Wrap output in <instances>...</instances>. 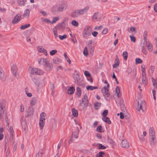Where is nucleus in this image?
I'll list each match as a JSON object with an SVG mask.
<instances>
[{"label": "nucleus", "instance_id": "cd10ccee", "mask_svg": "<svg viewBox=\"0 0 157 157\" xmlns=\"http://www.w3.org/2000/svg\"><path fill=\"white\" fill-rule=\"evenodd\" d=\"M44 120H43L42 119L40 120V121L39 122V125L40 127V129L42 130L43 129V127L44 126Z\"/></svg>", "mask_w": 157, "mask_h": 157}, {"label": "nucleus", "instance_id": "393cba45", "mask_svg": "<svg viewBox=\"0 0 157 157\" xmlns=\"http://www.w3.org/2000/svg\"><path fill=\"white\" fill-rule=\"evenodd\" d=\"M9 132L10 133V137L13 139V133H14L13 129L12 126H10L9 127V129H8Z\"/></svg>", "mask_w": 157, "mask_h": 157}, {"label": "nucleus", "instance_id": "6e6552de", "mask_svg": "<svg viewBox=\"0 0 157 157\" xmlns=\"http://www.w3.org/2000/svg\"><path fill=\"white\" fill-rule=\"evenodd\" d=\"M34 109L31 107L29 108L28 110H26L25 113V117H30L34 113Z\"/></svg>", "mask_w": 157, "mask_h": 157}, {"label": "nucleus", "instance_id": "774afa93", "mask_svg": "<svg viewBox=\"0 0 157 157\" xmlns=\"http://www.w3.org/2000/svg\"><path fill=\"white\" fill-rule=\"evenodd\" d=\"M43 155L41 152H38L36 155V157H42Z\"/></svg>", "mask_w": 157, "mask_h": 157}, {"label": "nucleus", "instance_id": "e433bc0d", "mask_svg": "<svg viewBox=\"0 0 157 157\" xmlns=\"http://www.w3.org/2000/svg\"><path fill=\"white\" fill-rule=\"evenodd\" d=\"M142 83L146 85L147 84L148 81L146 78V76L142 77Z\"/></svg>", "mask_w": 157, "mask_h": 157}, {"label": "nucleus", "instance_id": "a211bd4d", "mask_svg": "<svg viewBox=\"0 0 157 157\" xmlns=\"http://www.w3.org/2000/svg\"><path fill=\"white\" fill-rule=\"evenodd\" d=\"M0 79L2 81H4L6 79V77L2 70H0Z\"/></svg>", "mask_w": 157, "mask_h": 157}, {"label": "nucleus", "instance_id": "4468645a", "mask_svg": "<svg viewBox=\"0 0 157 157\" xmlns=\"http://www.w3.org/2000/svg\"><path fill=\"white\" fill-rule=\"evenodd\" d=\"M79 132V130L78 128V131H75L73 132L72 134V137L71 138L70 141H72L73 140V137H74L75 138L77 139L78 137V135Z\"/></svg>", "mask_w": 157, "mask_h": 157}, {"label": "nucleus", "instance_id": "39448f33", "mask_svg": "<svg viewBox=\"0 0 157 157\" xmlns=\"http://www.w3.org/2000/svg\"><path fill=\"white\" fill-rule=\"evenodd\" d=\"M91 28L90 27H88L84 29L82 33V36L85 39H88V36L91 35Z\"/></svg>", "mask_w": 157, "mask_h": 157}, {"label": "nucleus", "instance_id": "0e129e2a", "mask_svg": "<svg viewBox=\"0 0 157 157\" xmlns=\"http://www.w3.org/2000/svg\"><path fill=\"white\" fill-rule=\"evenodd\" d=\"M41 19L47 23H49L51 22V21L48 19L42 18Z\"/></svg>", "mask_w": 157, "mask_h": 157}, {"label": "nucleus", "instance_id": "13d9d810", "mask_svg": "<svg viewBox=\"0 0 157 157\" xmlns=\"http://www.w3.org/2000/svg\"><path fill=\"white\" fill-rule=\"evenodd\" d=\"M90 53L92 55L94 53V46H91V47H90Z\"/></svg>", "mask_w": 157, "mask_h": 157}, {"label": "nucleus", "instance_id": "bb28decb", "mask_svg": "<svg viewBox=\"0 0 157 157\" xmlns=\"http://www.w3.org/2000/svg\"><path fill=\"white\" fill-rule=\"evenodd\" d=\"M99 16V13L98 12L95 13L92 18V21H94L95 20H97Z\"/></svg>", "mask_w": 157, "mask_h": 157}, {"label": "nucleus", "instance_id": "72a5a7b5", "mask_svg": "<svg viewBox=\"0 0 157 157\" xmlns=\"http://www.w3.org/2000/svg\"><path fill=\"white\" fill-rule=\"evenodd\" d=\"M102 120L103 121L109 124L111 123V121L108 117H106V116L102 118Z\"/></svg>", "mask_w": 157, "mask_h": 157}, {"label": "nucleus", "instance_id": "2eb2a0df", "mask_svg": "<svg viewBox=\"0 0 157 157\" xmlns=\"http://www.w3.org/2000/svg\"><path fill=\"white\" fill-rule=\"evenodd\" d=\"M30 14V10L29 9H26L24 11L22 15L23 17L26 18H28Z\"/></svg>", "mask_w": 157, "mask_h": 157}, {"label": "nucleus", "instance_id": "3c124183", "mask_svg": "<svg viewBox=\"0 0 157 157\" xmlns=\"http://www.w3.org/2000/svg\"><path fill=\"white\" fill-rule=\"evenodd\" d=\"M142 63V60L139 58H137L136 59V64L141 63Z\"/></svg>", "mask_w": 157, "mask_h": 157}, {"label": "nucleus", "instance_id": "4be33fe9", "mask_svg": "<svg viewBox=\"0 0 157 157\" xmlns=\"http://www.w3.org/2000/svg\"><path fill=\"white\" fill-rule=\"evenodd\" d=\"M75 88L73 86L70 87L67 91V93L70 94H72L74 93Z\"/></svg>", "mask_w": 157, "mask_h": 157}, {"label": "nucleus", "instance_id": "603ef678", "mask_svg": "<svg viewBox=\"0 0 157 157\" xmlns=\"http://www.w3.org/2000/svg\"><path fill=\"white\" fill-rule=\"evenodd\" d=\"M53 32L54 33V36L56 38L58 36L56 28H54L53 29Z\"/></svg>", "mask_w": 157, "mask_h": 157}, {"label": "nucleus", "instance_id": "4d7b16f0", "mask_svg": "<svg viewBox=\"0 0 157 157\" xmlns=\"http://www.w3.org/2000/svg\"><path fill=\"white\" fill-rule=\"evenodd\" d=\"M129 37L130 38L131 40L133 42H135L136 41V39L135 36H133L130 35Z\"/></svg>", "mask_w": 157, "mask_h": 157}, {"label": "nucleus", "instance_id": "69168bd1", "mask_svg": "<svg viewBox=\"0 0 157 157\" xmlns=\"http://www.w3.org/2000/svg\"><path fill=\"white\" fill-rule=\"evenodd\" d=\"M108 113V110H105L102 113V115L104 117H106Z\"/></svg>", "mask_w": 157, "mask_h": 157}, {"label": "nucleus", "instance_id": "a19ab883", "mask_svg": "<svg viewBox=\"0 0 157 157\" xmlns=\"http://www.w3.org/2000/svg\"><path fill=\"white\" fill-rule=\"evenodd\" d=\"M120 92V88L118 86H117L116 88V93L118 97H119L121 96V94H119Z\"/></svg>", "mask_w": 157, "mask_h": 157}, {"label": "nucleus", "instance_id": "9b49d317", "mask_svg": "<svg viewBox=\"0 0 157 157\" xmlns=\"http://www.w3.org/2000/svg\"><path fill=\"white\" fill-rule=\"evenodd\" d=\"M89 8V7L86 6L83 9L78 10L79 14L80 15L84 14L86 13L87 12Z\"/></svg>", "mask_w": 157, "mask_h": 157}, {"label": "nucleus", "instance_id": "338daca9", "mask_svg": "<svg viewBox=\"0 0 157 157\" xmlns=\"http://www.w3.org/2000/svg\"><path fill=\"white\" fill-rule=\"evenodd\" d=\"M13 74L17 79H18L19 78V75L18 73H17V72H16L15 73H13Z\"/></svg>", "mask_w": 157, "mask_h": 157}, {"label": "nucleus", "instance_id": "20e7f679", "mask_svg": "<svg viewBox=\"0 0 157 157\" xmlns=\"http://www.w3.org/2000/svg\"><path fill=\"white\" fill-rule=\"evenodd\" d=\"M104 83L105 84H107V87L105 86L102 88L101 89V92L105 97H109V89L108 88L109 87V84L108 83V81L106 80L105 81Z\"/></svg>", "mask_w": 157, "mask_h": 157}, {"label": "nucleus", "instance_id": "864d4df0", "mask_svg": "<svg viewBox=\"0 0 157 157\" xmlns=\"http://www.w3.org/2000/svg\"><path fill=\"white\" fill-rule=\"evenodd\" d=\"M59 37L60 40H62L64 39H66L67 37V36L66 35L64 34L63 36L59 35Z\"/></svg>", "mask_w": 157, "mask_h": 157}, {"label": "nucleus", "instance_id": "f8f14e48", "mask_svg": "<svg viewBox=\"0 0 157 157\" xmlns=\"http://www.w3.org/2000/svg\"><path fill=\"white\" fill-rule=\"evenodd\" d=\"M128 143L126 140H123L122 141L121 146L123 148H128L129 147Z\"/></svg>", "mask_w": 157, "mask_h": 157}, {"label": "nucleus", "instance_id": "0eeeda50", "mask_svg": "<svg viewBox=\"0 0 157 157\" xmlns=\"http://www.w3.org/2000/svg\"><path fill=\"white\" fill-rule=\"evenodd\" d=\"M145 102L144 100L142 101L141 102L140 104H139V102H138V104L137 105L136 107V108L138 111H140V110L141 109L142 111H144L142 107L144 106H145Z\"/></svg>", "mask_w": 157, "mask_h": 157}, {"label": "nucleus", "instance_id": "ddd939ff", "mask_svg": "<svg viewBox=\"0 0 157 157\" xmlns=\"http://www.w3.org/2000/svg\"><path fill=\"white\" fill-rule=\"evenodd\" d=\"M58 12H63V10L66 9V6L65 4H61L60 5H58V7L57 8Z\"/></svg>", "mask_w": 157, "mask_h": 157}, {"label": "nucleus", "instance_id": "052dcab7", "mask_svg": "<svg viewBox=\"0 0 157 157\" xmlns=\"http://www.w3.org/2000/svg\"><path fill=\"white\" fill-rule=\"evenodd\" d=\"M57 52V51L56 50H53L51 51L50 52V55L51 56L54 55Z\"/></svg>", "mask_w": 157, "mask_h": 157}, {"label": "nucleus", "instance_id": "f03ea898", "mask_svg": "<svg viewBox=\"0 0 157 157\" xmlns=\"http://www.w3.org/2000/svg\"><path fill=\"white\" fill-rule=\"evenodd\" d=\"M74 79L75 82L77 85L82 86L83 87L85 86L84 82L81 79L79 75L77 74H75L74 76Z\"/></svg>", "mask_w": 157, "mask_h": 157}, {"label": "nucleus", "instance_id": "49530a36", "mask_svg": "<svg viewBox=\"0 0 157 157\" xmlns=\"http://www.w3.org/2000/svg\"><path fill=\"white\" fill-rule=\"evenodd\" d=\"M83 54L85 56H86L88 55V52L87 47H85L84 50L83 52Z\"/></svg>", "mask_w": 157, "mask_h": 157}, {"label": "nucleus", "instance_id": "5fc2aeb1", "mask_svg": "<svg viewBox=\"0 0 157 157\" xmlns=\"http://www.w3.org/2000/svg\"><path fill=\"white\" fill-rule=\"evenodd\" d=\"M129 30L132 33H136L137 31L135 29V28L133 27H131L130 28Z\"/></svg>", "mask_w": 157, "mask_h": 157}, {"label": "nucleus", "instance_id": "bf43d9fd", "mask_svg": "<svg viewBox=\"0 0 157 157\" xmlns=\"http://www.w3.org/2000/svg\"><path fill=\"white\" fill-rule=\"evenodd\" d=\"M84 75L87 78L90 77L91 75L90 73L87 71H85L84 72Z\"/></svg>", "mask_w": 157, "mask_h": 157}, {"label": "nucleus", "instance_id": "c756f323", "mask_svg": "<svg viewBox=\"0 0 157 157\" xmlns=\"http://www.w3.org/2000/svg\"><path fill=\"white\" fill-rule=\"evenodd\" d=\"M46 118V114L44 112L41 113L40 116V119L44 120Z\"/></svg>", "mask_w": 157, "mask_h": 157}, {"label": "nucleus", "instance_id": "79ce46f5", "mask_svg": "<svg viewBox=\"0 0 157 157\" xmlns=\"http://www.w3.org/2000/svg\"><path fill=\"white\" fill-rule=\"evenodd\" d=\"M128 53L127 51H124L123 53V56L125 60L127 59Z\"/></svg>", "mask_w": 157, "mask_h": 157}, {"label": "nucleus", "instance_id": "7ed1b4c3", "mask_svg": "<svg viewBox=\"0 0 157 157\" xmlns=\"http://www.w3.org/2000/svg\"><path fill=\"white\" fill-rule=\"evenodd\" d=\"M29 71L30 73L41 75L44 74L43 71L37 68H33L31 67H29Z\"/></svg>", "mask_w": 157, "mask_h": 157}, {"label": "nucleus", "instance_id": "4c0bfd02", "mask_svg": "<svg viewBox=\"0 0 157 157\" xmlns=\"http://www.w3.org/2000/svg\"><path fill=\"white\" fill-rule=\"evenodd\" d=\"M25 2V0H17V2L18 4L20 6H23Z\"/></svg>", "mask_w": 157, "mask_h": 157}, {"label": "nucleus", "instance_id": "7c9ffc66", "mask_svg": "<svg viewBox=\"0 0 157 157\" xmlns=\"http://www.w3.org/2000/svg\"><path fill=\"white\" fill-rule=\"evenodd\" d=\"M146 46L147 48L148 49L149 51H151L153 50L152 46L151 43L149 42L147 43V45L145 46Z\"/></svg>", "mask_w": 157, "mask_h": 157}, {"label": "nucleus", "instance_id": "6e6d98bb", "mask_svg": "<svg viewBox=\"0 0 157 157\" xmlns=\"http://www.w3.org/2000/svg\"><path fill=\"white\" fill-rule=\"evenodd\" d=\"M104 154V152L101 151L97 155L96 157H103V156Z\"/></svg>", "mask_w": 157, "mask_h": 157}, {"label": "nucleus", "instance_id": "aec40b11", "mask_svg": "<svg viewBox=\"0 0 157 157\" xmlns=\"http://www.w3.org/2000/svg\"><path fill=\"white\" fill-rule=\"evenodd\" d=\"M57 28L59 30L64 29H65V26L64 22H61L59 23L57 25Z\"/></svg>", "mask_w": 157, "mask_h": 157}, {"label": "nucleus", "instance_id": "c03bdc74", "mask_svg": "<svg viewBox=\"0 0 157 157\" xmlns=\"http://www.w3.org/2000/svg\"><path fill=\"white\" fill-rule=\"evenodd\" d=\"M101 104L98 102H96L94 104L95 109L97 110L99 109L101 106Z\"/></svg>", "mask_w": 157, "mask_h": 157}, {"label": "nucleus", "instance_id": "c85d7f7f", "mask_svg": "<svg viewBox=\"0 0 157 157\" xmlns=\"http://www.w3.org/2000/svg\"><path fill=\"white\" fill-rule=\"evenodd\" d=\"M98 87L97 86H87L86 87V88L87 90H92L95 89H98Z\"/></svg>", "mask_w": 157, "mask_h": 157}, {"label": "nucleus", "instance_id": "5701e85b", "mask_svg": "<svg viewBox=\"0 0 157 157\" xmlns=\"http://www.w3.org/2000/svg\"><path fill=\"white\" fill-rule=\"evenodd\" d=\"M143 39L144 40V41L143 44H142V49L144 50V47H145V46L147 45V36H144Z\"/></svg>", "mask_w": 157, "mask_h": 157}, {"label": "nucleus", "instance_id": "f257e3e1", "mask_svg": "<svg viewBox=\"0 0 157 157\" xmlns=\"http://www.w3.org/2000/svg\"><path fill=\"white\" fill-rule=\"evenodd\" d=\"M38 62L40 65L45 66L49 71L52 68V64L50 63L49 61L46 58H39L38 59Z\"/></svg>", "mask_w": 157, "mask_h": 157}, {"label": "nucleus", "instance_id": "e2e57ef3", "mask_svg": "<svg viewBox=\"0 0 157 157\" xmlns=\"http://www.w3.org/2000/svg\"><path fill=\"white\" fill-rule=\"evenodd\" d=\"M40 13L42 14L44 16H46L48 15L47 13L46 12L42 10H40Z\"/></svg>", "mask_w": 157, "mask_h": 157}, {"label": "nucleus", "instance_id": "b1692460", "mask_svg": "<svg viewBox=\"0 0 157 157\" xmlns=\"http://www.w3.org/2000/svg\"><path fill=\"white\" fill-rule=\"evenodd\" d=\"M11 71L12 74L17 72V68L14 64H13L11 67Z\"/></svg>", "mask_w": 157, "mask_h": 157}, {"label": "nucleus", "instance_id": "a878e982", "mask_svg": "<svg viewBox=\"0 0 157 157\" xmlns=\"http://www.w3.org/2000/svg\"><path fill=\"white\" fill-rule=\"evenodd\" d=\"M119 59H117L115 60V64L113 65V68H115L118 66L119 64Z\"/></svg>", "mask_w": 157, "mask_h": 157}, {"label": "nucleus", "instance_id": "ea45409f", "mask_svg": "<svg viewBox=\"0 0 157 157\" xmlns=\"http://www.w3.org/2000/svg\"><path fill=\"white\" fill-rule=\"evenodd\" d=\"M53 61L54 63L56 64L59 63L61 62L60 60L59 59L56 57L53 58Z\"/></svg>", "mask_w": 157, "mask_h": 157}, {"label": "nucleus", "instance_id": "a18cd8bd", "mask_svg": "<svg viewBox=\"0 0 157 157\" xmlns=\"http://www.w3.org/2000/svg\"><path fill=\"white\" fill-rule=\"evenodd\" d=\"M30 26V24H29L26 25H23L20 27V29L22 30H24L27 28H28Z\"/></svg>", "mask_w": 157, "mask_h": 157}, {"label": "nucleus", "instance_id": "423d86ee", "mask_svg": "<svg viewBox=\"0 0 157 157\" xmlns=\"http://www.w3.org/2000/svg\"><path fill=\"white\" fill-rule=\"evenodd\" d=\"M21 15L20 13L17 14L13 18L12 21V24H16L19 22L21 20Z\"/></svg>", "mask_w": 157, "mask_h": 157}, {"label": "nucleus", "instance_id": "8fccbe9b", "mask_svg": "<svg viewBox=\"0 0 157 157\" xmlns=\"http://www.w3.org/2000/svg\"><path fill=\"white\" fill-rule=\"evenodd\" d=\"M44 49L41 46L39 47L38 48V51L41 53L43 52L44 51Z\"/></svg>", "mask_w": 157, "mask_h": 157}, {"label": "nucleus", "instance_id": "de8ad7c7", "mask_svg": "<svg viewBox=\"0 0 157 157\" xmlns=\"http://www.w3.org/2000/svg\"><path fill=\"white\" fill-rule=\"evenodd\" d=\"M71 23L72 25L75 26H77L78 25V22L74 20H73L71 21Z\"/></svg>", "mask_w": 157, "mask_h": 157}, {"label": "nucleus", "instance_id": "2f4dec72", "mask_svg": "<svg viewBox=\"0 0 157 157\" xmlns=\"http://www.w3.org/2000/svg\"><path fill=\"white\" fill-rule=\"evenodd\" d=\"M76 94L77 96L78 97H80L81 95V91L80 88L78 87L76 88Z\"/></svg>", "mask_w": 157, "mask_h": 157}, {"label": "nucleus", "instance_id": "dca6fc26", "mask_svg": "<svg viewBox=\"0 0 157 157\" xmlns=\"http://www.w3.org/2000/svg\"><path fill=\"white\" fill-rule=\"evenodd\" d=\"M79 14L78 10H77L73 11L71 13V16L72 17L75 18L77 17Z\"/></svg>", "mask_w": 157, "mask_h": 157}, {"label": "nucleus", "instance_id": "c9c22d12", "mask_svg": "<svg viewBox=\"0 0 157 157\" xmlns=\"http://www.w3.org/2000/svg\"><path fill=\"white\" fill-rule=\"evenodd\" d=\"M151 80L152 82L153 85L155 88L157 87V80L155 79L153 77H151Z\"/></svg>", "mask_w": 157, "mask_h": 157}, {"label": "nucleus", "instance_id": "f3484780", "mask_svg": "<svg viewBox=\"0 0 157 157\" xmlns=\"http://www.w3.org/2000/svg\"><path fill=\"white\" fill-rule=\"evenodd\" d=\"M58 7V4H55L51 8V11L53 14H56L58 11H57V8Z\"/></svg>", "mask_w": 157, "mask_h": 157}, {"label": "nucleus", "instance_id": "37998d69", "mask_svg": "<svg viewBox=\"0 0 157 157\" xmlns=\"http://www.w3.org/2000/svg\"><path fill=\"white\" fill-rule=\"evenodd\" d=\"M59 17H55L53 18V20L51 22V23L53 24L55 23L57 21L59 20Z\"/></svg>", "mask_w": 157, "mask_h": 157}, {"label": "nucleus", "instance_id": "680f3d73", "mask_svg": "<svg viewBox=\"0 0 157 157\" xmlns=\"http://www.w3.org/2000/svg\"><path fill=\"white\" fill-rule=\"evenodd\" d=\"M98 148L100 149H104L106 148V147L102 144H99Z\"/></svg>", "mask_w": 157, "mask_h": 157}, {"label": "nucleus", "instance_id": "9d476101", "mask_svg": "<svg viewBox=\"0 0 157 157\" xmlns=\"http://www.w3.org/2000/svg\"><path fill=\"white\" fill-rule=\"evenodd\" d=\"M88 105L87 101H86V103H84L82 104V103H80L78 106V109L80 111L85 110L86 109Z\"/></svg>", "mask_w": 157, "mask_h": 157}, {"label": "nucleus", "instance_id": "1a4fd4ad", "mask_svg": "<svg viewBox=\"0 0 157 157\" xmlns=\"http://www.w3.org/2000/svg\"><path fill=\"white\" fill-rule=\"evenodd\" d=\"M149 132L150 135L151 136L152 141H151V143H152L155 140V136L153 128L151 127L149 129Z\"/></svg>", "mask_w": 157, "mask_h": 157}, {"label": "nucleus", "instance_id": "58836bf2", "mask_svg": "<svg viewBox=\"0 0 157 157\" xmlns=\"http://www.w3.org/2000/svg\"><path fill=\"white\" fill-rule=\"evenodd\" d=\"M33 81L38 86L40 84V81L38 78H34L33 79Z\"/></svg>", "mask_w": 157, "mask_h": 157}, {"label": "nucleus", "instance_id": "473e14b6", "mask_svg": "<svg viewBox=\"0 0 157 157\" xmlns=\"http://www.w3.org/2000/svg\"><path fill=\"white\" fill-rule=\"evenodd\" d=\"M72 112L73 115L75 117L78 116V113L77 111L75 108L72 109Z\"/></svg>", "mask_w": 157, "mask_h": 157}, {"label": "nucleus", "instance_id": "09e8293b", "mask_svg": "<svg viewBox=\"0 0 157 157\" xmlns=\"http://www.w3.org/2000/svg\"><path fill=\"white\" fill-rule=\"evenodd\" d=\"M64 56L65 58L67 60V62L69 63V64H70L71 63V60L69 59L68 57L67 56L66 53H64Z\"/></svg>", "mask_w": 157, "mask_h": 157}, {"label": "nucleus", "instance_id": "f704fd0d", "mask_svg": "<svg viewBox=\"0 0 157 157\" xmlns=\"http://www.w3.org/2000/svg\"><path fill=\"white\" fill-rule=\"evenodd\" d=\"M37 101V99L36 98H33L31 99L30 105L31 106L34 105L36 103Z\"/></svg>", "mask_w": 157, "mask_h": 157}, {"label": "nucleus", "instance_id": "412c9836", "mask_svg": "<svg viewBox=\"0 0 157 157\" xmlns=\"http://www.w3.org/2000/svg\"><path fill=\"white\" fill-rule=\"evenodd\" d=\"M120 104L121 110L123 111H125L126 110V109L124 104V101L122 99H121L120 100Z\"/></svg>", "mask_w": 157, "mask_h": 157}, {"label": "nucleus", "instance_id": "6ab92c4d", "mask_svg": "<svg viewBox=\"0 0 157 157\" xmlns=\"http://www.w3.org/2000/svg\"><path fill=\"white\" fill-rule=\"evenodd\" d=\"M6 104V101L5 100H2L0 103V111L3 110L5 108Z\"/></svg>", "mask_w": 157, "mask_h": 157}]
</instances>
